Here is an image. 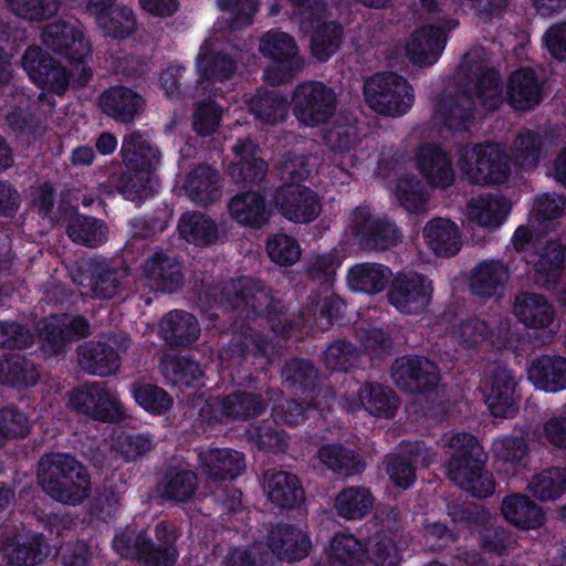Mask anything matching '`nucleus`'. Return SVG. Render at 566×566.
I'll return each instance as SVG.
<instances>
[{"instance_id":"nucleus-12","label":"nucleus","mask_w":566,"mask_h":566,"mask_svg":"<svg viewBox=\"0 0 566 566\" xmlns=\"http://www.w3.org/2000/svg\"><path fill=\"white\" fill-rule=\"evenodd\" d=\"M336 104L334 90L318 81L300 83L292 96L294 116L307 127L326 123L334 115Z\"/></svg>"},{"instance_id":"nucleus-2","label":"nucleus","mask_w":566,"mask_h":566,"mask_svg":"<svg viewBox=\"0 0 566 566\" xmlns=\"http://www.w3.org/2000/svg\"><path fill=\"white\" fill-rule=\"evenodd\" d=\"M226 308L240 312L247 318L265 319L270 329L284 339L292 336L294 325L286 318V312L271 290L261 280L239 276L226 282L220 292Z\"/></svg>"},{"instance_id":"nucleus-35","label":"nucleus","mask_w":566,"mask_h":566,"mask_svg":"<svg viewBox=\"0 0 566 566\" xmlns=\"http://www.w3.org/2000/svg\"><path fill=\"white\" fill-rule=\"evenodd\" d=\"M476 104L467 93L443 96L436 104V117L444 127L455 132H467L474 122Z\"/></svg>"},{"instance_id":"nucleus-25","label":"nucleus","mask_w":566,"mask_h":566,"mask_svg":"<svg viewBox=\"0 0 566 566\" xmlns=\"http://www.w3.org/2000/svg\"><path fill=\"white\" fill-rule=\"evenodd\" d=\"M416 164L421 176L434 188L447 189L454 181L451 158L439 145H420L416 151Z\"/></svg>"},{"instance_id":"nucleus-31","label":"nucleus","mask_w":566,"mask_h":566,"mask_svg":"<svg viewBox=\"0 0 566 566\" xmlns=\"http://www.w3.org/2000/svg\"><path fill=\"white\" fill-rule=\"evenodd\" d=\"M268 545L279 559L292 563L308 555L312 542L308 534L298 526L280 523L270 531Z\"/></svg>"},{"instance_id":"nucleus-47","label":"nucleus","mask_w":566,"mask_h":566,"mask_svg":"<svg viewBox=\"0 0 566 566\" xmlns=\"http://www.w3.org/2000/svg\"><path fill=\"white\" fill-rule=\"evenodd\" d=\"M422 234L429 249L438 256H453L461 250L459 228L449 219H431L424 226Z\"/></svg>"},{"instance_id":"nucleus-28","label":"nucleus","mask_w":566,"mask_h":566,"mask_svg":"<svg viewBox=\"0 0 566 566\" xmlns=\"http://www.w3.org/2000/svg\"><path fill=\"white\" fill-rule=\"evenodd\" d=\"M554 138L555 135L549 128L521 129L513 143L515 166L524 171L535 169Z\"/></svg>"},{"instance_id":"nucleus-3","label":"nucleus","mask_w":566,"mask_h":566,"mask_svg":"<svg viewBox=\"0 0 566 566\" xmlns=\"http://www.w3.org/2000/svg\"><path fill=\"white\" fill-rule=\"evenodd\" d=\"M125 168L113 179V186L124 199L142 202L153 196L155 175L160 151L150 145L139 132L126 135L120 147Z\"/></svg>"},{"instance_id":"nucleus-13","label":"nucleus","mask_w":566,"mask_h":566,"mask_svg":"<svg viewBox=\"0 0 566 566\" xmlns=\"http://www.w3.org/2000/svg\"><path fill=\"white\" fill-rule=\"evenodd\" d=\"M69 402L72 410L96 421L114 423L124 417L119 400L101 382H84L74 388Z\"/></svg>"},{"instance_id":"nucleus-53","label":"nucleus","mask_w":566,"mask_h":566,"mask_svg":"<svg viewBox=\"0 0 566 566\" xmlns=\"http://www.w3.org/2000/svg\"><path fill=\"white\" fill-rule=\"evenodd\" d=\"M358 398L364 409L376 418L391 419L396 416L399 399L386 385L366 381L359 388Z\"/></svg>"},{"instance_id":"nucleus-56","label":"nucleus","mask_w":566,"mask_h":566,"mask_svg":"<svg viewBox=\"0 0 566 566\" xmlns=\"http://www.w3.org/2000/svg\"><path fill=\"white\" fill-rule=\"evenodd\" d=\"M66 234L76 244L97 248L107 240V227L97 218L75 213L67 221Z\"/></svg>"},{"instance_id":"nucleus-52","label":"nucleus","mask_w":566,"mask_h":566,"mask_svg":"<svg viewBox=\"0 0 566 566\" xmlns=\"http://www.w3.org/2000/svg\"><path fill=\"white\" fill-rule=\"evenodd\" d=\"M322 19L310 22L313 28L310 50L315 60L327 62L342 45L344 28L337 21H322Z\"/></svg>"},{"instance_id":"nucleus-36","label":"nucleus","mask_w":566,"mask_h":566,"mask_svg":"<svg viewBox=\"0 0 566 566\" xmlns=\"http://www.w3.org/2000/svg\"><path fill=\"white\" fill-rule=\"evenodd\" d=\"M184 189L192 202L207 207L221 197L220 174L208 164H199L187 175Z\"/></svg>"},{"instance_id":"nucleus-27","label":"nucleus","mask_w":566,"mask_h":566,"mask_svg":"<svg viewBox=\"0 0 566 566\" xmlns=\"http://www.w3.org/2000/svg\"><path fill=\"white\" fill-rule=\"evenodd\" d=\"M566 244L560 239H548L536 252L533 263L534 282L545 290H554L563 275Z\"/></svg>"},{"instance_id":"nucleus-62","label":"nucleus","mask_w":566,"mask_h":566,"mask_svg":"<svg viewBox=\"0 0 566 566\" xmlns=\"http://www.w3.org/2000/svg\"><path fill=\"white\" fill-rule=\"evenodd\" d=\"M105 36L125 40L137 30L136 15L127 6L115 7L96 18Z\"/></svg>"},{"instance_id":"nucleus-41","label":"nucleus","mask_w":566,"mask_h":566,"mask_svg":"<svg viewBox=\"0 0 566 566\" xmlns=\"http://www.w3.org/2000/svg\"><path fill=\"white\" fill-rule=\"evenodd\" d=\"M265 488L270 502L280 509H296L305 500L302 482L297 475L287 471L268 473Z\"/></svg>"},{"instance_id":"nucleus-60","label":"nucleus","mask_w":566,"mask_h":566,"mask_svg":"<svg viewBox=\"0 0 566 566\" xmlns=\"http://www.w3.org/2000/svg\"><path fill=\"white\" fill-rule=\"evenodd\" d=\"M528 490L542 502L555 501L566 492V467H549L535 474Z\"/></svg>"},{"instance_id":"nucleus-61","label":"nucleus","mask_w":566,"mask_h":566,"mask_svg":"<svg viewBox=\"0 0 566 566\" xmlns=\"http://www.w3.org/2000/svg\"><path fill=\"white\" fill-rule=\"evenodd\" d=\"M129 391L134 401L154 416L164 415L174 403L172 397L155 384L136 380L130 385Z\"/></svg>"},{"instance_id":"nucleus-54","label":"nucleus","mask_w":566,"mask_h":566,"mask_svg":"<svg viewBox=\"0 0 566 566\" xmlns=\"http://www.w3.org/2000/svg\"><path fill=\"white\" fill-rule=\"evenodd\" d=\"M282 378L296 391L313 398L318 389L319 371L305 358H291L282 368Z\"/></svg>"},{"instance_id":"nucleus-14","label":"nucleus","mask_w":566,"mask_h":566,"mask_svg":"<svg viewBox=\"0 0 566 566\" xmlns=\"http://www.w3.org/2000/svg\"><path fill=\"white\" fill-rule=\"evenodd\" d=\"M275 209L289 221L310 223L321 213V199L316 191L297 182H283L273 195Z\"/></svg>"},{"instance_id":"nucleus-48","label":"nucleus","mask_w":566,"mask_h":566,"mask_svg":"<svg viewBox=\"0 0 566 566\" xmlns=\"http://www.w3.org/2000/svg\"><path fill=\"white\" fill-rule=\"evenodd\" d=\"M375 496L363 485L343 488L334 499V510L337 516L346 521H359L374 509Z\"/></svg>"},{"instance_id":"nucleus-50","label":"nucleus","mask_w":566,"mask_h":566,"mask_svg":"<svg viewBox=\"0 0 566 566\" xmlns=\"http://www.w3.org/2000/svg\"><path fill=\"white\" fill-rule=\"evenodd\" d=\"M510 211L511 202L502 195H480L468 203L469 218L484 228H499Z\"/></svg>"},{"instance_id":"nucleus-23","label":"nucleus","mask_w":566,"mask_h":566,"mask_svg":"<svg viewBox=\"0 0 566 566\" xmlns=\"http://www.w3.org/2000/svg\"><path fill=\"white\" fill-rule=\"evenodd\" d=\"M102 113L119 124H132L143 112L144 97L125 85H113L104 90L98 102Z\"/></svg>"},{"instance_id":"nucleus-6","label":"nucleus","mask_w":566,"mask_h":566,"mask_svg":"<svg viewBox=\"0 0 566 566\" xmlns=\"http://www.w3.org/2000/svg\"><path fill=\"white\" fill-rule=\"evenodd\" d=\"M453 452L448 461L449 478L467 493L486 499L495 491L493 475L485 469L486 457L478 439L468 432H457L449 440Z\"/></svg>"},{"instance_id":"nucleus-64","label":"nucleus","mask_w":566,"mask_h":566,"mask_svg":"<svg viewBox=\"0 0 566 566\" xmlns=\"http://www.w3.org/2000/svg\"><path fill=\"white\" fill-rule=\"evenodd\" d=\"M322 361L331 371L348 373L359 361L358 347L347 339H334L322 353Z\"/></svg>"},{"instance_id":"nucleus-8","label":"nucleus","mask_w":566,"mask_h":566,"mask_svg":"<svg viewBox=\"0 0 566 566\" xmlns=\"http://www.w3.org/2000/svg\"><path fill=\"white\" fill-rule=\"evenodd\" d=\"M364 97L375 112L388 116H401L412 106L415 95L408 81L395 73H377L365 81Z\"/></svg>"},{"instance_id":"nucleus-29","label":"nucleus","mask_w":566,"mask_h":566,"mask_svg":"<svg viewBox=\"0 0 566 566\" xmlns=\"http://www.w3.org/2000/svg\"><path fill=\"white\" fill-rule=\"evenodd\" d=\"M202 474L211 481H233L245 470V458L231 448H210L198 455Z\"/></svg>"},{"instance_id":"nucleus-49","label":"nucleus","mask_w":566,"mask_h":566,"mask_svg":"<svg viewBox=\"0 0 566 566\" xmlns=\"http://www.w3.org/2000/svg\"><path fill=\"white\" fill-rule=\"evenodd\" d=\"M398 538L399 533L396 527L381 524L369 538L367 559L374 566H400L403 557Z\"/></svg>"},{"instance_id":"nucleus-15","label":"nucleus","mask_w":566,"mask_h":566,"mask_svg":"<svg viewBox=\"0 0 566 566\" xmlns=\"http://www.w3.org/2000/svg\"><path fill=\"white\" fill-rule=\"evenodd\" d=\"M91 324L83 315L54 314L40 323L42 348L51 355H62L69 344L88 337Z\"/></svg>"},{"instance_id":"nucleus-37","label":"nucleus","mask_w":566,"mask_h":566,"mask_svg":"<svg viewBox=\"0 0 566 566\" xmlns=\"http://www.w3.org/2000/svg\"><path fill=\"white\" fill-rule=\"evenodd\" d=\"M159 333L171 348L188 347L198 339L200 326L193 314L175 310L161 318Z\"/></svg>"},{"instance_id":"nucleus-30","label":"nucleus","mask_w":566,"mask_h":566,"mask_svg":"<svg viewBox=\"0 0 566 566\" xmlns=\"http://www.w3.org/2000/svg\"><path fill=\"white\" fill-rule=\"evenodd\" d=\"M227 208L233 221L251 229H261L272 216L265 195L255 190L237 192L228 201Z\"/></svg>"},{"instance_id":"nucleus-9","label":"nucleus","mask_w":566,"mask_h":566,"mask_svg":"<svg viewBox=\"0 0 566 566\" xmlns=\"http://www.w3.org/2000/svg\"><path fill=\"white\" fill-rule=\"evenodd\" d=\"M260 53L272 60L264 70V80L272 86L292 81L304 66L297 44L292 35L280 30H270L263 34L259 45Z\"/></svg>"},{"instance_id":"nucleus-7","label":"nucleus","mask_w":566,"mask_h":566,"mask_svg":"<svg viewBox=\"0 0 566 566\" xmlns=\"http://www.w3.org/2000/svg\"><path fill=\"white\" fill-rule=\"evenodd\" d=\"M512 158L504 146L485 142L463 145L458 150V166L472 185H501L511 176Z\"/></svg>"},{"instance_id":"nucleus-19","label":"nucleus","mask_w":566,"mask_h":566,"mask_svg":"<svg viewBox=\"0 0 566 566\" xmlns=\"http://www.w3.org/2000/svg\"><path fill=\"white\" fill-rule=\"evenodd\" d=\"M42 42L70 63H82L90 53V43L83 31L63 20L45 27L42 32Z\"/></svg>"},{"instance_id":"nucleus-63","label":"nucleus","mask_w":566,"mask_h":566,"mask_svg":"<svg viewBox=\"0 0 566 566\" xmlns=\"http://www.w3.org/2000/svg\"><path fill=\"white\" fill-rule=\"evenodd\" d=\"M196 67L199 82H223L234 74L237 64L224 52H209L198 55Z\"/></svg>"},{"instance_id":"nucleus-20","label":"nucleus","mask_w":566,"mask_h":566,"mask_svg":"<svg viewBox=\"0 0 566 566\" xmlns=\"http://www.w3.org/2000/svg\"><path fill=\"white\" fill-rule=\"evenodd\" d=\"M144 276L163 292L174 293L185 283L184 262L174 253L156 249L142 265Z\"/></svg>"},{"instance_id":"nucleus-39","label":"nucleus","mask_w":566,"mask_h":566,"mask_svg":"<svg viewBox=\"0 0 566 566\" xmlns=\"http://www.w3.org/2000/svg\"><path fill=\"white\" fill-rule=\"evenodd\" d=\"M501 512L510 524L523 531L538 530L546 521L544 510L521 493L506 495L502 501Z\"/></svg>"},{"instance_id":"nucleus-45","label":"nucleus","mask_w":566,"mask_h":566,"mask_svg":"<svg viewBox=\"0 0 566 566\" xmlns=\"http://www.w3.org/2000/svg\"><path fill=\"white\" fill-rule=\"evenodd\" d=\"M126 490L127 486L122 474L112 472L95 490L90 507L91 516L104 523L112 521L119 510Z\"/></svg>"},{"instance_id":"nucleus-21","label":"nucleus","mask_w":566,"mask_h":566,"mask_svg":"<svg viewBox=\"0 0 566 566\" xmlns=\"http://www.w3.org/2000/svg\"><path fill=\"white\" fill-rule=\"evenodd\" d=\"M48 552L44 535L31 531L9 536L1 545L3 559L11 566H36L45 559Z\"/></svg>"},{"instance_id":"nucleus-5","label":"nucleus","mask_w":566,"mask_h":566,"mask_svg":"<svg viewBox=\"0 0 566 566\" xmlns=\"http://www.w3.org/2000/svg\"><path fill=\"white\" fill-rule=\"evenodd\" d=\"M38 483L51 499L72 506L81 504L91 490L87 468L74 455L62 452H50L40 458Z\"/></svg>"},{"instance_id":"nucleus-58","label":"nucleus","mask_w":566,"mask_h":566,"mask_svg":"<svg viewBox=\"0 0 566 566\" xmlns=\"http://www.w3.org/2000/svg\"><path fill=\"white\" fill-rule=\"evenodd\" d=\"M163 375L169 382L180 387H197L202 377L201 365L188 356L175 355L161 363Z\"/></svg>"},{"instance_id":"nucleus-22","label":"nucleus","mask_w":566,"mask_h":566,"mask_svg":"<svg viewBox=\"0 0 566 566\" xmlns=\"http://www.w3.org/2000/svg\"><path fill=\"white\" fill-rule=\"evenodd\" d=\"M517 382L514 373L505 367H496L490 379V392L485 403L495 418L510 419L518 411Z\"/></svg>"},{"instance_id":"nucleus-18","label":"nucleus","mask_w":566,"mask_h":566,"mask_svg":"<svg viewBox=\"0 0 566 566\" xmlns=\"http://www.w3.org/2000/svg\"><path fill=\"white\" fill-rule=\"evenodd\" d=\"M458 25L455 19H441L437 24L417 28L407 44V56L419 66L434 64L446 48L448 32Z\"/></svg>"},{"instance_id":"nucleus-17","label":"nucleus","mask_w":566,"mask_h":566,"mask_svg":"<svg viewBox=\"0 0 566 566\" xmlns=\"http://www.w3.org/2000/svg\"><path fill=\"white\" fill-rule=\"evenodd\" d=\"M391 377L396 386L403 392H432L440 380L437 364L424 356L406 355L395 360Z\"/></svg>"},{"instance_id":"nucleus-59","label":"nucleus","mask_w":566,"mask_h":566,"mask_svg":"<svg viewBox=\"0 0 566 566\" xmlns=\"http://www.w3.org/2000/svg\"><path fill=\"white\" fill-rule=\"evenodd\" d=\"M39 380L35 365L23 356L17 355L0 359V384L14 388H28Z\"/></svg>"},{"instance_id":"nucleus-43","label":"nucleus","mask_w":566,"mask_h":566,"mask_svg":"<svg viewBox=\"0 0 566 566\" xmlns=\"http://www.w3.org/2000/svg\"><path fill=\"white\" fill-rule=\"evenodd\" d=\"M82 274L93 297L111 300L118 294V271L109 260L90 258L82 266Z\"/></svg>"},{"instance_id":"nucleus-33","label":"nucleus","mask_w":566,"mask_h":566,"mask_svg":"<svg viewBox=\"0 0 566 566\" xmlns=\"http://www.w3.org/2000/svg\"><path fill=\"white\" fill-rule=\"evenodd\" d=\"M513 314L526 328L542 331L549 328L556 316L548 298L535 292L518 293L513 303Z\"/></svg>"},{"instance_id":"nucleus-26","label":"nucleus","mask_w":566,"mask_h":566,"mask_svg":"<svg viewBox=\"0 0 566 566\" xmlns=\"http://www.w3.org/2000/svg\"><path fill=\"white\" fill-rule=\"evenodd\" d=\"M237 158L231 163L228 172L235 182L259 184L269 172V164L258 156L260 146L250 138L238 139L232 146Z\"/></svg>"},{"instance_id":"nucleus-44","label":"nucleus","mask_w":566,"mask_h":566,"mask_svg":"<svg viewBox=\"0 0 566 566\" xmlns=\"http://www.w3.org/2000/svg\"><path fill=\"white\" fill-rule=\"evenodd\" d=\"M492 451L499 471L507 476L523 473L528 463V444L523 437L503 436L493 441Z\"/></svg>"},{"instance_id":"nucleus-32","label":"nucleus","mask_w":566,"mask_h":566,"mask_svg":"<svg viewBox=\"0 0 566 566\" xmlns=\"http://www.w3.org/2000/svg\"><path fill=\"white\" fill-rule=\"evenodd\" d=\"M509 105L516 111H530L543 101V83L528 66L520 67L509 76L506 87Z\"/></svg>"},{"instance_id":"nucleus-16","label":"nucleus","mask_w":566,"mask_h":566,"mask_svg":"<svg viewBox=\"0 0 566 566\" xmlns=\"http://www.w3.org/2000/svg\"><path fill=\"white\" fill-rule=\"evenodd\" d=\"M22 67L32 83L57 95L70 84V73L61 61L40 46H29L22 55Z\"/></svg>"},{"instance_id":"nucleus-11","label":"nucleus","mask_w":566,"mask_h":566,"mask_svg":"<svg viewBox=\"0 0 566 566\" xmlns=\"http://www.w3.org/2000/svg\"><path fill=\"white\" fill-rule=\"evenodd\" d=\"M350 232L365 251H387L398 243L400 230L385 214H376L366 205L356 207L350 214Z\"/></svg>"},{"instance_id":"nucleus-42","label":"nucleus","mask_w":566,"mask_h":566,"mask_svg":"<svg viewBox=\"0 0 566 566\" xmlns=\"http://www.w3.org/2000/svg\"><path fill=\"white\" fill-rule=\"evenodd\" d=\"M392 270L380 263L365 262L353 265L347 272L348 289L356 293L377 295L390 283Z\"/></svg>"},{"instance_id":"nucleus-57","label":"nucleus","mask_w":566,"mask_h":566,"mask_svg":"<svg viewBox=\"0 0 566 566\" xmlns=\"http://www.w3.org/2000/svg\"><path fill=\"white\" fill-rule=\"evenodd\" d=\"M197 481V474L191 470L169 468L164 473L158 490L165 500L188 502L196 492Z\"/></svg>"},{"instance_id":"nucleus-1","label":"nucleus","mask_w":566,"mask_h":566,"mask_svg":"<svg viewBox=\"0 0 566 566\" xmlns=\"http://www.w3.org/2000/svg\"><path fill=\"white\" fill-rule=\"evenodd\" d=\"M273 350L272 340L251 328L232 333L227 348L231 360L229 377L238 389L222 398L221 419L248 420L266 410L263 387L256 386V382L258 373L272 364Z\"/></svg>"},{"instance_id":"nucleus-24","label":"nucleus","mask_w":566,"mask_h":566,"mask_svg":"<svg viewBox=\"0 0 566 566\" xmlns=\"http://www.w3.org/2000/svg\"><path fill=\"white\" fill-rule=\"evenodd\" d=\"M526 371L536 390L546 394L566 390V357L562 355H538L528 363Z\"/></svg>"},{"instance_id":"nucleus-10","label":"nucleus","mask_w":566,"mask_h":566,"mask_svg":"<svg viewBox=\"0 0 566 566\" xmlns=\"http://www.w3.org/2000/svg\"><path fill=\"white\" fill-rule=\"evenodd\" d=\"M433 283L415 270H400L392 273L387 298L389 304L403 315H421L430 305Z\"/></svg>"},{"instance_id":"nucleus-34","label":"nucleus","mask_w":566,"mask_h":566,"mask_svg":"<svg viewBox=\"0 0 566 566\" xmlns=\"http://www.w3.org/2000/svg\"><path fill=\"white\" fill-rule=\"evenodd\" d=\"M509 279V268L502 260H483L473 268L469 287L473 295L491 298L503 294Z\"/></svg>"},{"instance_id":"nucleus-38","label":"nucleus","mask_w":566,"mask_h":566,"mask_svg":"<svg viewBox=\"0 0 566 566\" xmlns=\"http://www.w3.org/2000/svg\"><path fill=\"white\" fill-rule=\"evenodd\" d=\"M316 457L327 470L343 478L359 475L366 469L363 457L356 450L339 442L322 444Z\"/></svg>"},{"instance_id":"nucleus-40","label":"nucleus","mask_w":566,"mask_h":566,"mask_svg":"<svg viewBox=\"0 0 566 566\" xmlns=\"http://www.w3.org/2000/svg\"><path fill=\"white\" fill-rule=\"evenodd\" d=\"M78 363L91 375H115L120 367L118 352L105 342L90 340L77 348Z\"/></svg>"},{"instance_id":"nucleus-51","label":"nucleus","mask_w":566,"mask_h":566,"mask_svg":"<svg viewBox=\"0 0 566 566\" xmlns=\"http://www.w3.org/2000/svg\"><path fill=\"white\" fill-rule=\"evenodd\" d=\"M180 238L197 247H210L219 238L216 221L206 213L188 211L181 214L177 226Z\"/></svg>"},{"instance_id":"nucleus-46","label":"nucleus","mask_w":566,"mask_h":566,"mask_svg":"<svg viewBox=\"0 0 566 566\" xmlns=\"http://www.w3.org/2000/svg\"><path fill=\"white\" fill-rule=\"evenodd\" d=\"M248 111L264 125L282 123L287 117L290 102L285 94L277 90L260 88L245 102Z\"/></svg>"},{"instance_id":"nucleus-55","label":"nucleus","mask_w":566,"mask_h":566,"mask_svg":"<svg viewBox=\"0 0 566 566\" xmlns=\"http://www.w3.org/2000/svg\"><path fill=\"white\" fill-rule=\"evenodd\" d=\"M328 559L333 566H365L367 548L355 535L336 533L329 543Z\"/></svg>"},{"instance_id":"nucleus-4","label":"nucleus","mask_w":566,"mask_h":566,"mask_svg":"<svg viewBox=\"0 0 566 566\" xmlns=\"http://www.w3.org/2000/svg\"><path fill=\"white\" fill-rule=\"evenodd\" d=\"M154 532L155 539L146 530L126 527L115 534L113 548L120 557L136 562L139 566H174L179 556L177 527L160 521Z\"/></svg>"}]
</instances>
